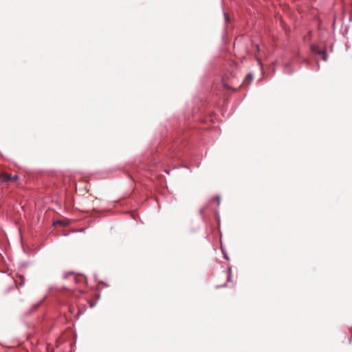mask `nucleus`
I'll use <instances>...</instances> for the list:
<instances>
[{
  "label": "nucleus",
  "instance_id": "nucleus-7",
  "mask_svg": "<svg viewBox=\"0 0 352 352\" xmlns=\"http://www.w3.org/2000/svg\"><path fill=\"white\" fill-rule=\"evenodd\" d=\"M224 16H225L226 20V21L228 20L229 16H228V14L227 13H224Z\"/></svg>",
  "mask_w": 352,
  "mask_h": 352
},
{
  "label": "nucleus",
  "instance_id": "nucleus-10",
  "mask_svg": "<svg viewBox=\"0 0 352 352\" xmlns=\"http://www.w3.org/2000/svg\"><path fill=\"white\" fill-rule=\"evenodd\" d=\"M225 258L226 259L228 260V257L227 256V255H225Z\"/></svg>",
  "mask_w": 352,
  "mask_h": 352
},
{
  "label": "nucleus",
  "instance_id": "nucleus-3",
  "mask_svg": "<svg viewBox=\"0 0 352 352\" xmlns=\"http://www.w3.org/2000/svg\"><path fill=\"white\" fill-rule=\"evenodd\" d=\"M318 54H320L322 56V58L326 61L327 59V55L325 52V51H319L318 52Z\"/></svg>",
  "mask_w": 352,
  "mask_h": 352
},
{
  "label": "nucleus",
  "instance_id": "nucleus-8",
  "mask_svg": "<svg viewBox=\"0 0 352 352\" xmlns=\"http://www.w3.org/2000/svg\"><path fill=\"white\" fill-rule=\"evenodd\" d=\"M285 72H286V73H287V74H291V72H288V71L287 70V67H285Z\"/></svg>",
  "mask_w": 352,
  "mask_h": 352
},
{
  "label": "nucleus",
  "instance_id": "nucleus-4",
  "mask_svg": "<svg viewBox=\"0 0 352 352\" xmlns=\"http://www.w3.org/2000/svg\"><path fill=\"white\" fill-rule=\"evenodd\" d=\"M248 78H250V80H252L253 76H252V75L251 74H249L247 75L246 79H248Z\"/></svg>",
  "mask_w": 352,
  "mask_h": 352
},
{
  "label": "nucleus",
  "instance_id": "nucleus-6",
  "mask_svg": "<svg viewBox=\"0 0 352 352\" xmlns=\"http://www.w3.org/2000/svg\"><path fill=\"white\" fill-rule=\"evenodd\" d=\"M72 280H74V281H75L76 283L78 282L77 280V278L74 276V275H72Z\"/></svg>",
  "mask_w": 352,
  "mask_h": 352
},
{
  "label": "nucleus",
  "instance_id": "nucleus-2",
  "mask_svg": "<svg viewBox=\"0 0 352 352\" xmlns=\"http://www.w3.org/2000/svg\"><path fill=\"white\" fill-rule=\"evenodd\" d=\"M15 283L16 285V286L19 287H22L25 284V278L23 276H19V280H15Z\"/></svg>",
  "mask_w": 352,
  "mask_h": 352
},
{
  "label": "nucleus",
  "instance_id": "nucleus-9",
  "mask_svg": "<svg viewBox=\"0 0 352 352\" xmlns=\"http://www.w3.org/2000/svg\"><path fill=\"white\" fill-rule=\"evenodd\" d=\"M229 280H230V274H228V281H229Z\"/></svg>",
  "mask_w": 352,
  "mask_h": 352
},
{
  "label": "nucleus",
  "instance_id": "nucleus-1",
  "mask_svg": "<svg viewBox=\"0 0 352 352\" xmlns=\"http://www.w3.org/2000/svg\"><path fill=\"white\" fill-rule=\"evenodd\" d=\"M0 179L3 182H15L18 179V176L16 175H12L8 173H2L0 175Z\"/></svg>",
  "mask_w": 352,
  "mask_h": 352
},
{
  "label": "nucleus",
  "instance_id": "nucleus-11",
  "mask_svg": "<svg viewBox=\"0 0 352 352\" xmlns=\"http://www.w3.org/2000/svg\"><path fill=\"white\" fill-rule=\"evenodd\" d=\"M228 271H229V272H230V271H231V268L230 267L228 269Z\"/></svg>",
  "mask_w": 352,
  "mask_h": 352
},
{
  "label": "nucleus",
  "instance_id": "nucleus-5",
  "mask_svg": "<svg viewBox=\"0 0 352 352\" xmlns=\"http://www.w3.org/2000/svg\"><path fill=\"white\" fill-rule=\"evenodd\" d=\"M214 199L217 200L218 205H219L220 204V196H216Z\"/></svg>",
  "mask_w": 352,
  "mask_h": 352
}]
</instances>
